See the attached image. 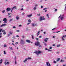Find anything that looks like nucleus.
Listing matches in <instances>:
<instances>
[{
	"mask_svg": "<svg viewBox=\"0 0 66 66\" xmlns=\"http://www.w3.org/2000/svg\"><path fill=\"white\" fill-rule=\"evenodd\" d=\"M2 30H3L2 29L0 28V33L1 32V31H2Z\"/></svg>",
	"mask_w": 66,
	"mask_h": 66,
	"instance_id": "obj_28",
	"label": "nucleus"
},
{
	"mask_svg": "<svg viewBox=\"0 0 66 66\" xmlns=\"http://www.w3.org/2000/svg\"><path fill=\"white\" fill-rule=\"evenodd\" d=\"M64 18V17H62L61 18V20H63V19Z\"/></svg>",
	"mask_w": 66,
	"mask_h": 66,
	"instance_id": "obj_20",
	"label": "nucleus"
},
{
	"mask_svg": "<svg viewBox=\"0 0 66 66\" xmlns=\"http://www.w3.org/2000/svg\"><path fill=\"white\" fill-rule=\"evenodd\" d=\"M28 59L26 58L25 60L23 61V62H24V63H26V62H27V61H28Z\"/></svg>",
	"mask_w": 66,
	"mask_h": 66,
	"instance_id": "obj_7",
	"label": "nucleus"
},
{
	"mask_svg": "<svg viewBox=\"0 0 66 66\" xmlns=\"http://www.w3.org/2000/svg\"><path fill=\"white\" fill-rule=\"evenodd\" d=\"M19 37V36H18V35H16V37Z\"/></svg>",
	"mask_w": 66,
	"mask_h": 66,
	"instance_id": "obj_61",
	"label": "nucleus"
},
{
	"mask_svg": "<svg viewBox=\"0 0 66 66\" xmlns=\"http://www.w3.org/2000/svg\"><path fill=\"white\" fill-rule=\"evenodd\" d=\"M31 16H32V14H31L30 15H27V17H31Z\"/></svg>",
	"mask_w": 66,
	"mask_h": 66,
	"instance_id": "obj_17",
	"label": "nucleus"
},
{
	"mask_svg": "<svg viewBox=\"0 0 66 66\" xmlns=\"http://www.w3.org/2000/svg\"><path fill=\"white\" fill-rule=\"evenodd\" d=\"M12 10L11 11V12H13V8H11Z\"/></svg>",
	"mask_w": 66,
	"mask_h": 66,
	"instance_id": "obj_36",
	"label": "nucleus"
},
{
	"mask_svg": "<svg viewBox=\"0 0 66 66\" xmlns=\"http://www.w3.org/2000/svg\"><path fill=\"white\" fill-rule=\"evenodd\" d=\"M40 13H39L37 14V16H40Z\"/></svg>",
	"mask_w": 66,
	"mask_h": 66,
	"instance_id": "obj_25",
	"label": "nucleus"
},
{
	"mask_svg": "<svg viewBox=\"0 0 66 66\" xmlns=\"http://www.w3.org/2000/svg\"><path fill=\"white\" fill-rule=\"evenodd\" d=\"M8 16H9V15H10L11 14V13H8Z\"/></svg>",
	"mask_w": 66,
	"mask_h": 66,
	"instance_id": "obj_52",
	"label": "nucleus"
},
{
	"mask_svg": "<svg viewBox=\"0 0 66 66\" xmlns=\"http://www.w3.org/2000/svg\"><path fill=\"white\" fill-rule=\"evenodd\" d=\"M26 41L27 43H30L31 42V41L29 40H27Z\"/></svg>",
	"mask_w": 66,
	"mask_h": 66,
	"instance_id": "obj_8",
	"label": "nucleus"
},
{
	"mask_svg": "<svg viewBox=\"0 0 66 66\" xmlns=\"http://www.w3.org/2000/svg\"><path fill=\"white\" fill-rule=\"evenodd\" d=\"M20 43L22 44V45H24V42L23 41V40L22 39H21L20 41Z\"/></svg>",
	"mask_w": 66,
	"mask_h": 66,
	"instance_id": "obj_4",
	"label": "nucleus"
},
{
	"mask_svg": "<svg viewBox=\"0 0 66 66\" xmlns=\"http://www.w3.org/2000/svg\"><path fill=\"white\" fill-rule=\"evenodd\" d=\"M61 45V44H59L58 45H57V47H60V45Z\"/></svg>",
	"mask_w": 66,
	"mask_h": 66,
	"instance_id": "obj_23",
	"label": "nucleus"
},
{
	"mask_svg": "<svg viewBox=\"0 0 66 66\" xmlns=\"http://www.w3.org/2000/svg\"><path fill=\"white\" fill-rule=\"evenodd\" d=\"M7 21H4V23H7Z\"/></svg>",
	"mask_w": 66,
	"mask_h": 66,
	"instance_id": "obj_33",
	"label": "nucleus"
},
{
	"mask_svg": "<svg viewBox=\"0 0 66 66\" xmlns=\"http://www.w3.org/2000/svg\"><path fill=\"white\" fill-rule=\"evenodd\" d=\"M52 49V47H50V49Z\"/></svg>",
	"mask_w": 66,
	"mask_h": 66,
	"instance_id": "obj_60",
	"label": "nucleus"
},
{
	"mask_svg": "<svg viewBox=\"0 0 66 66\" xmlns=\"http://www.w3.org/2000/svg\"><path fill=\"white\" fill-rule=\"evenodd\" d=\"M3 21H7V19L6 18H5L3 20Z\"/></svg>",
	"mask_w": 66,
	"mask_h": 66,
	"instance_id": "obj_11",
	"label": "nucleus"
},
{
	"mask_svg": "<svg viewBox=\"0 0 66 66\" xmlns=\"http://www.w3.org/2000/svg\"><path fill=\"white\" fill-rule=\"evenodd\" d=\"M10 34L11 35V34H12V32H11V31L10 32Z\"/></svg>",
	"mask_w": 66,
	"mask_h": 66,
	"instance_id": "obj_46",
	"label": "nucleus"
},
{
	"mask_svg": "<svg viewBox=\"0 0 66 66\" xmlns=\"http://www.w3.org/2000/svg\"><path fill=\"white\" fill-rule=\"evenodd\" d=\"M6 34V33L5 32H4L3 33V34H4V35H5V34Z\"/></svg>",
	"mask_w": 66,
	"mask_h": 66,
	"instance_id": "obj_32",
	"label": "nucleus"
},
{
	"mask_svg": "<svg viewBox=\"0 0 66 66\" xmlns=\"http://www.w3.org/2000/svg\"><path fill=\"white\" fill-rule=\"evenodd\" d=\"M6 10H7V11L9 12V11H10L11 10V9L10 8L8 7L7 8Z\"/></svg>",
	"mask_w": 66,
	"mask_h": 66,
	"instance_id": "obj_5",
	"label": "nucleus"
},
{
	"mask_svg": "<svg viewBox=\"0 0 66 66\" xmlns=\"http://www.w3.org/2000/svg\"><path fill=\"white\" fill-rule=\"evenodd\" d=\"M13 9H15V10L17 9V7H16V6H15L13 7Z\"/></svg>",
	"mask_w": 66,
	"mask_h": 66,
	"instance_id": "obj_13",
	"label": "nucleus"
},
{
	"mask_svg": "<svg viewBox=\"0 0 66 66\" xmlns=\"http://www.w3.org/2000/svg\"><path fill=\"white\" fill-rule=\"evenodd\" d=\"M2 32L3 33H4V32H5V30H3L2 31Z\"/></svg>",
	"mask_w": 66,
	"mask_h": 66,
	"instance_id": "obj_37",
	"label": "nucleus"
},
{
	"mask_svg": "<svg viewBox=\"0 0 66 66\" xmlns=\"http://www.w3.org/2000/svg\"><path fill=\"white\" fill-rule=\"evenodd\" d=\"M48 39H49L47 38H46L45 39V40H44V41H45V42H47V40H48Z\"/></svg>",
	"mask_w": 66,
	"mask_h": 66,
	"instance_id": "obj_10",
	"label": "nucleus"
},
{
	"mask_svg": "<svg viewBox=\"0 0 66 66\" xmlns=\"http://www.w3.org/2000/svg\"><path fill=\"white\" fill-rule=\"evenodd\" d=\"M36 40H38V38H36Z\"/></svg>",
	"mask_w": 66,
	"mask_h": 66,
	"instance_id": "obj_56",
	"label": "nucleus"
},
{
	"mask_svg": "<svg viewBox=\"0 0 66 66\" xmlns=\"http://www.w3.org/2000/svg\"><path fill=\"white\" fill-rule=\"evenodd\" d=\"M12 44L13 46H15V44H14L13 43H12Z\"/></svg>",
	"mask_w": 66,
	"mask_h": 66,
	"instance_id": "obj_58",
	"label": "nucleus"
},
{
	"mask_svg": "<svg viewBox=\"0 0 66 66\" xmlns=\"http://www.w3.org/2000/svg\"><path fill=\"white\" fill-rule=\"evenodd\" d=\"M39 32H40V31H38V32L37 33V36H38L39 35Z\"/></svg>",
	"mask_w": 66,
	"mask_h": 66,
	"instance_id": "obj_14",
	"label": "nucleus"
},
{
	"mask_svg": "<svg viewBox=\"0 0 66 66\" xmlns=\"http://www.w3.org/2000/svg\"><path fill=\"white\" fill-rule=\"evenodd\" d=\"M65 36H63L62 37H63V38H64V37H65Z\"/></svg>",
	"mask_w": 66,
	"mask_h": 66,
	"instance_id": "obj_64",
	"label": "nucleus"
},
{
	"mask_svg": "<svg viewBox=\"0 0 66 66\" xmlns=\"http://www.w3.org/2000/svg\"><path fill=\"white\" fill-rule=\"evenodd\" d=\"M53 46H55V44H53Z\"/></svg>",
	"mask_w": 66,
	"mask_h": 66,
	"instance_id": "obj_62",
	"label": "nucleus"
},
{
	"mask_svg": "<svg viewBox=\"0 0 66 66\" xmlns=\"http://www.w3.org/2000/svg\"><path fill=\"white\" fill-rule=\"evenodd\" d=\"M5 12V10H4L2 12V13H4V12Z\"/></svg>",
	"mask_w": 66,
	"mask_h": 66,
	"instance_id": "obj_19",
	"label": "nucleus"
},
{
	"mask_svg": "<svg viewBox=\"0 0 66 66\" xmlns=\"http://www.w3.org/2000/svg\"><path fill=\"white\" fill-rule=\"evenodd\" d=\"M46 64L47 66H51V65H50V63H49V62H46Z\"/></svg>",
	"mask_w": 66,
	"mask_h": 66,
	"instance_id": "obj_6",
	"label": "nucleus"
},
{
	"mask_svg": "<svg viewBox=\"0 0 66 66\" xmlns=\"http://www.w3.org/2000/svg\"><path fill=\"white\" fill-rule=\"evenodd\" d=\"M7 47V45L6 44H5L4 45V47Z\"/></svg>",
	"mask_w": 66,
	"mask_h": 66,
	"instance_id": "obj_21",
	"label": "nucleus"
},
{
	"mask_svg": "<svg viewBox=\"0 0 66 66\" xmlns=\"http://www.w3.org/2000/svg\"><path fill=\"white\" fill-rule=\"evenodd\" d=\"M45 50H48V49L47 48H45Z\"/></svg>",
	"mask_w": 66,
	"mask_h": 66,
	"instance_id": "obj_63",
	"label": "nucleus"
},
{
	"mask_svg": "<svg viewBox=\"0 0 66 66\" xmlns=\"http://www.w3.org/2000/svg\"><path fill=\"white\" fill-rule=\"evenodd\" d=\"M39 38H42V36H39Z\"/></svg>",
	"mask_w": 66,
	"mask_h": 66,
	"instance_id": "obj_51",
	"label": "nucleus"
},
{
	"mask_svg": "<svg viewBox=\"0 0 66 66\" xmlns=\"http://www.w3.org/2000/svg\"><path fill=\"white\" fill-rule=\"evenodd\" d=\"M5 65H6L7 64V63L6 62H4Z\"/></svg>",
	"mask_w": 66,
	"mask_h": 66,
	"instance_id": "obj_38",
	"label": "nucleus"
},
{
	"mask_svg": "<svg viewBox=\"0 0 66 66\" xmlns=\"http://www.w3.org/2000/svg\"><path fill=\"white\" fill-rule=\"evenodd\" d=\"M13 28H14V29H15V28H16V27L15 26H14L13 27Z\"/></svg>",
	"mask_w": 66,
	"mask_h": 66,
	"instance_id": "obj_48",
	"label": "nucleus"
},
{
	"mask_svg": "<svg viewBox=\"0 0 66 66\" xmlns=\"http://www.w3.org/2000/svg\"><path fill=\"white\" fill-rule=\"evenodd\" d=\"M5 25H6V24H2V25L1 26V27H3V26H5Z\"/></svg>",
	"mask_w": 66,
	"mask_h": 66,
	"instance_id": "obj_9",
	"label": "nucleus"
},
{
	"mask_svg": "<svg viewBox=\"0 0 66 66\" xmlns=\"http://www.w3.org/2000/svg\"><path fill=\"white\" fill-rule=\"evenodd\" d=\"M13 20V19H11L10 21H9L10 22H11V21H12Z\"/></svg>",
	"mask_w": 66,
	"mask_h": 66,
	"instance_id": "obj_44",
	"label": "nucleus"
},
{
	"mask_svg": "<svg viewBox=\"0 0 66 66\" xmlns=\"http://www.w3.org/2000/svg\"><path fill=\"white\" fill-rule=\"evenodd\" d=\"M16 56H15V58H14L15 60H16Z\"/></svg>",
	"mask_w": 66,
	"mask_h": 66,
	"instance_id": "obj_59",
	"label": "nucleus"
},
{
	"mask_svg": "<svg viewBox=\"0 0 66 66\" xmlns=\"http://www.w3.org/2000/svg\"><path fill=\"white\" fill-rule=\"evenodd\" d=\"M4 54H6V53L5 52V51H4Z\"/></svg>",
	"mask_w": 66,
	"mask_h": 66,
	"instance_id": "obj_24",
	"label": "nucleus"
},
{
	"mask_svg": "<svg viewBox=\"0 0 66 66\" xmlns=\"http://www.w3.org/2000/svg\"><path fill=\"white\" fill-rule=\"evenodd\" d=\"M38 46H39V47H42V45H38Z\"/></svg>",
	"mask_w": 66,
	"mask_h": 66,
	"instance_id": "obj_35",
	"label": "nucleus"
},
{
	"mask_svg": "<svg viewBox=\"0 0 66 66\" xmlns=\"http://www.w3.org/2000/svg\"><path fill=\"white\" fill-rule=\"evenodd\" d=\"M28 59L29 60H31V57H28Z\"/></svg>",
	"mask_w": 66,
	"mask_h": 66,
	"instance_id": "obj_41",
	"label": "nucleus"
},
{
	"mask_svg": "<svg viewBox=\"0 0 66 66\" xmlns=\"http://www.w3.org/2000/svg\"><path fill=\"white\" fill-rule=\"evenodd\" d=\"M15 44H16V45H17V44H18V42H16L15 43Z\"/></svg>",
	"mask_w": 66,
	"mask_h": 66,
	"instance_id": "obj_42",
	"label": "nucleus"
},
{
	"mask_svg": "<svg viewBox=\"0 0 66 66\" xmlns=\"http://www.w3.org/2000/svg\"><path fill=\"white\" fill-rule=\"evenodd\" d=\"M16 18L17 20H18V19L19 18L18 17V15L16 17Z\"/></svg>",
	"mask_w": 66,
	"mask_h": 66,
	"instance_id": "obj_16",
	"label": "nucleus"
},
{
	"mask_svg": "<svg viewBox=\"0 0 66 66\" xmlns=\"http://www.w3.org/2000/svg\"><path fill=\"white\" fill-rule=\"evenodd\" d=\"M10 34L8 35H7V37H9V36H10Z\"/></svg>",
	"mask_w": 66,
	"mask_h": 66,
	"instance_id": "obj_55",
	"label": "nucleus"
},
{
	"mask_svg": "<svg viewBox=\"0 0 66 66\" xmlns=\"http://www.w3.org/2000/svg\"><path fill=\"white\" fill-rule=\"evenodd\" d=\"M28 21L29 22H31V20H29Z\"/></svg>",
	"mask_w": 66,
	"mask_h": 66,
	"instance_id": "obj_39",
	"label": "nucleus"
},
{
	"mask_svg": "<svg viewBox=\"0 0 66 66\" xmlns=\"http://www.w3.org/2000/svg\"><path fill=\"white\" fill-rule=\"evenodd\" d=\"M9 48L10 49H11V50H13V49L12 47H9Z\"/></svg>",
	"mask_w": 66,
	"mask_h": 66,
	"instance_id": "obj_15",
	"label": "nucleus"
},
{
	"mask_svg": "<svg viewBox=\"0 0 66 66\" xmlns=\"http://www.w3.org/2000/svg\"><path fill=\"white\" fill-rule=\"evenodd\" d=\"M58 32H60V31H57L56 32V33H58Z\"/></svg>",
	"mask_w": 66,
	"mask_h": 66,
	"instance_id": "obj_53",
	"label": "nucleus"
},
{
	"mask_svg": "<svg viewBox=\"0 0 66 66\" xmlns=\"http://www.w3.org/2000/svg\"><path fill=\"white\" fill-rule=\"evenodd\" d=\"M16 63V60H15V64H17V63Z\"/></svg>",
	"mask_w": 66,
	"mask_h": 66,
	"instance_id": "obj_47",
	"label": "nucleus"
},
{
	"mask_svg": "<svg viewBox=\"0 0 66 66\" xmlns=\"http://www.w3.org/2000/svg\"><path fill=\"white\" fill-rule=\"evenodd\" d=\"M36 7H35L34 8V10H36Z\"/></svg>",
	"mask_w": 66,
	"mask_h": 66,
	"instance_id": "obj_29",
	"label": "nucleus"
},
{
	"mask_svg": "<svg viewBox=\"0 0 66 66\" xmlns=\"http://www.w3.org/2000/svg\"><path fill=\"white\" fill-rule=\"evenodd\" d=\"M16 31L17 32H19L20 31L19 30H17Z\"/></svg>",
	"mask_w": 66,
	"mask_h": 66,
	"instance_id": "obj_34",
	"label": "nucleus"
},
{
	"mask_svg": "<svg viewBox=\"0 0 66 66\" xmlns=\"http://www.w3.org/2000/svg\"><path fill=\"white\" fill-rule=\"evenodd\" d=\"M62 40H65V39H64V38H63V37H62Z\"/></svg>",
	"mask_w": 66,
	"mask_h": 66,
	"instance_id": "obj_30",
	"label": "nucleus"
},
{
	"mask_svg": "<svg viewBox=\"0 0 66 66\" xmlns=\"http://www.w3.org/2000/svg\"><path fill=\"white\" fill-rule=\"evenodd\" d=\"M32 39H34V37H33V35H32Z\"/></svg>",
	"mask_w": 66,
	"mask_h": 66,
	"instance_id": "obj_54",
	"label": "nucleus"
},
{
	"mask_svg": "<svg viewBox=\"0 0 66 66\" xmlns=\"http://www.w3.org/2000/svg\"><path fill=\"white\" fill-rule=\"evenodd\" d=\"M40 44L39 42H37L36 43H35V45L36 46H38V45H40Z\"/></svg>",
	"mask_w": 66,
	"mask_h": 66,
	"instance_id": "obj_3",
	"label": "nucleus"
},
{
	"mask_svg": "<svg viewBox=\"0 0 66 66\" xmlns=\"http://www.w3.org/2000/svg\"><path fill=\"white\" fill-rule=\"evenodd\" d=\"M40 19H39L40 21H41L42 20H45V18H44V16L42 17H40Z\"/></svg>",
	"mask_w": 66,
	"mask_h": 66,
	"instance_id": "obj_1",
	"label": "nucleus"
},
{
	"mask_svg": "<svg viewBox=\"0 0 66 66\" xmlns=\"http://www.w3.org/2000/svg\"><path fill=\"white\" fill-rule=\"evenodd\" d=\"M34 53H35L36 54H37V55H38V54H40L41 53V51H38V52L37 51H36Z\"/></svg>",
	"mask_w": 66,
	"mask_h": 66,
	"instance_id": "obj_2",
	"label": "nucleus"
},
{
	"mask_svg": "<svg viewBox=\"0 0 66 66\" xmlns=\"http://www.w3.org/2000/svg\"><path fill=\"white\" fill-rule=\"evenodd\" d=\"M21 11H23V8H22L21 9Z\"/></svg>",
	"mask_w": 66,
	"mask_h": 66,
	"instance_id": "obj_49",
	"label": "nucleus"
},
{
	"mask_svg": "<svg viewBox=\"0 0 66 66\" xmlns=\"http://www.w3.org/2000/svg\"><path fill=\"white\" fill-rule=\"evenodd\" d=\"M61 16H62V15L61 14L60 16L58 17L59 18H60L61 17Z\"/></svg>",
	"mask_w": 66,
	"mask_h": 66,
	"instance_id": "obj_43",
	"label": "nucleus"
},
{
	"mask_svg": "<svg viewBox=\"0 0 66 66\" xmlns=\"http://www.w3.org/2000/svg\"><path fill=\"white\" fill-rule=\"evenodd\" d=\"M57 11V9H56L55 10V12H56V11Z\"/></svg>",
	"mask_w": 66,
	"mask_h": 66,
	"instance_id": "obj_45",
	"label": "nucleus"
},
{
	"mask_svg": "<svg viewBox=\"0 0 66 66\" xmlns=\"http://www.w3.org/2000/svg\"><path fill=\"white\" fill-rule=\"evenodd\" d=\"M47 8H44L43 9V11H44L45 10H46L47 9Z\"/></svg>",
	"mask_w": 66,
	"mask_h": 66,
	"instance_id": "obj_31",
	"label": "nucleus"
},
{
	"mask_svg": "<svg viewBox=\"0 0 66 66\" xmlns=\"http://www.w3.org/2000/svg\"><path fill=\"white\" fill-rule=\"evenodd\" d=\"M46 16H47V17H48V18H49V15H48V14H47V15H46Z\"/></svg>",
	"mask_w": 66,
	"mask_h": 66,
	"instance_id": "obj_40",
	"label": "nucleus"
},
{
	"mask_svg": "<svg viewBox=\"0 0 66 66\" xmlns=\"http://www.w3.org/2000/svg\"><path fill=\"white\" fill-rule=\"evenodd\" d=\"M35 6H38V5L37 4H36L35 5Z\"/></svg>",
	"mask_w": 66,
	"mask_h": 66,
	"instance_id": "obj_50",
	"label": "nucleus"
},
{
	"mask_svg": "<svg viewBox=\"0 0 66 66\" xmlns=\"http://www.w3.org/2000/svg\"><path fill=\"white\" fill-rule=\"evenodd\" d=\"M25 14V13L24 12H23L22 13V15H24Z\"/></svg>",
	"mask_w": 66,
	"mask_h": 66,
	"instance_id": "obj_27",
	"label": "nucleus"
},
{
	"mask_svg": "<svg viewBox=\"0 0 66 66\" xmlns=\"http://www.w3.org/2000/svg\"><path fill=\"white\" fill-rule=\"evenodd\" d=\"M32 27H34L35 26V24L34 23H32Z\"/></svg>",
	"mask_w": 66,
	"mask_h": 66,
	"instance_id": "obj_22",
	"label": "nucleus"
},
{
	"mask_svg": "<svg viewBox=\"0 0 66 66\" xmlns=\"http://www.w3.org/2000/svg\"><path fill=\"white\" fill-rule=\"evenodd\" d=\"M60 59H61V58H59L58 59H57V61H60Z\"/></svg>",
	"mask_w": 66,
	"mask_h": 66,
	"instance_id": "obj_18",
	"label": "nucleus"
},
{
	"mask_svg": "<svg viewBox=\"0 0 66 66\" xmlns=\"http://www.w3.org/2000/svg\"><path fill=\"white\" fill-rule=\"evenodd\" d=\"M60 62H62V63H63V62H64V60H61L60 61Z\"/></svg>",
	"mask_w": 66,
	"mask_h": 66,
	"instance_id": "obj_12",
	"label": "nucleus"
},
{
	"mask_svg": "<svg viewBox=\"0 0 66 66\" xmlns=\"http://www.w3.org/2000/svg\"><path fill=\"white\" fill-rule=\"evenodd\" d=\"M54 64H56V61H54Z\"/></svg>",
	"mask_w": 66,
	"mask_h": 66,
	"instance_id": "obj_26",
	"label": "nucleus"
},
{
	"mask_svg": "<svg viewBox=\"0 0 66 66\" xmlns=\"http://www.w3.org/2000/svg\"><path fill=\"white\" fill-rule=\"evenodd\" d=\"M64 10H65V11H66V6H65V8L64 9Z\"/></svg>",
	"mask_w": 66,
	"mask_h": 66,
	"instance_id": "obj_57",
	"label": "nucleus"
}]
</instances>
